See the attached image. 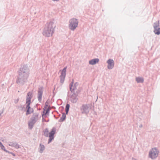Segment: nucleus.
<instances>
[{
	"instance_id": "nucleus-1",
	"label": "nucleus",
	"mask_w": 160,
	"mask_h": 160,
	"mask_svg": "<svg viewBox=\"0 0 160 160\" xmlns=\"http://www.w3.org/2000/svg\"><path fill=\"white\" fill-rule=\"evenodd\" d=\"M29 74V69L27 65H21L18 71L16 83L18 85L22 86L28 81Z\"/></svg>"
},
{
	"instance_id": "nucleus-2",
	"label": "nucleus",
	"mask_w": 160,
	"mask_h": 160,
	"mask_svg": "<svg viewBox=\"0 0 160 160\" xmlns=\"http://www.w3.org/2000/svg\"><path fill=\"white\" fill-rule=\"evenodd\" d=\"M55 27V26H54V23L53 22L50 21L47 23L42 32L43 35L47 37L52 36L53 33V30Z\"/></svg>"
},
{
	"instance_id": "nucleus-3",
	"label": "nucleus",
	"mask_w": 160,
	"mask_h": 160,
	"mask_svg": "<svg viewBox=\"0 0 160 160\" xmlns=\"http://www.w3.org/2000/svg\"><path fill=\"white\" fill-rule=\"evenodd\" d=\"M32 97V92H29L27 94L26 103V109H27L26 115L31 114L33 112V109L32 108H31L30 106Z\"/></svg>"
},
{
	"instance_id": "nucleus-4",
	"label": "nucleus",
	"mask_w": 160,
	"mask_h": 160,
	"mask_svg": "<svg viewBox=\"0 0 160 160\" xmlns=\"http://www.w3.org/2000/svg\"><path fill=\"white\" fill-rule=\"evenodd\" d=\"M56 131V128L55 127H53L52 128L49 133L48 129L47 128H45L43 131V135L46 137L49 138L48 143H50L52 140L54 139V135Z\"/></svg>"
},
{
	"instance_id": "nucleus-5",
	"label": "nucleus",
	"mask_w": 160,
	"mask_h": 160,
	"mask_svg": "<svg viewBox=\"0 0 160 160\" xmlns=\"http://www.w3.org/2000/svg\"><path fill=\"white\" fill-rule=\"evenodd\" d=\"M73 82H72L70 84V90L71 92V93L69 95V98L70 100L72 103H76L78 100V95L74 93V91L75 88V87H74L72 88L73 86Z\"/></svg>"
},
{
	"instance_id": "nucleus-6",
	"label": "nucleus",
	"mask_w": 160,
	"mask_h": 160,
	"mask_svg": "<svg viewBox=\"0 0 160 160\" xmlns=\"http://www.w3.org/2000/svg\"><path fill=\"white\" fill-rule=\"evenodd\" d=\"M78 20L75 18L70 19L69 21L68 27L72 31L74 30L78 27Z\"/></svg>"
},
{
	"instance_id": "nucleus-7",
	"label": "nucleus",
	"mask_w": 160,
	"mask_h": 160,
	"mask_svg": "<svg viewBox=\"0 0 160 160\" xmlns=\"http://www.w3.org/2000/svg\"><path fill=\"white\" fill-rule=\"evenodd\" d=\"M159 152L157 148H152L149 152V157L152 159H154L158 156Z\"/></svg>"
},
{
	"instance_id": "nucleus-8",
	"label": "nucleus",
	"mask_w": 160,
	"mask_h": 160,
	"mask_svg": "<svg viewBox=\"0 0 160 160\" xmlns=\"http://www.w3.org/2000/svg\"><path fill=\"white\" fill-rule=\"evenodd\" d=\"M80 110L82 114H87L89 112V105L88 104H83L80 108Z\"/></svg>"
},
{
	"instance_id": "nucleus-9",
	"label": "nucleus",
	"mask_w": 160,
	"mask_h": 160,
	"mask_svg": "<svg viewBox=\"0 0 160 160\" xmlns=\"http://www.w3.org/2000/svg\"><path fill=\"white\" fill-rule=\"evenodd\" d=\"M67 67H64L62 69L60 76V82L62 84L64 81L66 75V72Z\"/></svg>"
},
{
	"instance_id": "nucleus-10",
	"label": "nucleus",
	"mask_w": 160,
	"mask_h": 160,
	"mask_svg": "<svg viewBox=\"0 0 160 160\" xmlns=\"http://www.w3.org/2000/svg\"><path fill=\"white\" fill-rule=\"evenodd\" d=\"M43 91V87H41L38 88V99L39 102H41Z\"/></svg>"
},
{
	"instance_id": "nucleus-11",
	"label": "nucleus",
	"mask_w": 160,
	"mask_h": 160,
	"mask_svg": "<svg viewBox=\"0 0 160 160\" xmlns=\"http://www.w3.org/2000/svg\"><path fill=\"white\" fill-rule=\"evenodd\" d=\"M107 63L108 64L107 66L108 69H111L113 68L114 65V62L112 59L111 58L109 59L107 61Z\"/></svg>"
},
{
	"instance_id": "nucleus-12",
	"label": "nucleus",
	"mask_w": 160,
	"mask_h": 160,
	"mask_svg": "<svg viewBox=\"0 0 160 160\" xmlns=\"http://www.w3.org/2000/svg\"><path fill=\"white\" fill-rule=\"evenodd\" d=\"M38 119V114L37 113L34 114L32 116L30 120L32 122L36 123Z\"/></svg>"
},
{
	"instance_id": "nucleus-13",
	"label": "nucleus",
	"mask_w": 160,
	"mask_h": 160,
	"mask_svg": "<svg viewBox=\"0 0 160 160\" xmlns=\"http://www.w3.org/2000/svg\"><path fill=\"white\" fill-rule=\"evenodd\" d=\"M99 59L98 58L93 59L89 61V64L91 65H94L98 62Z\"/></svg>"
},
{
	"instance_id": "nucleus-14",
	"label": "nucleus",
	"mask_w": 160,
	"mask_h": 160,
	"mask_svg": "<svg viewBox=\"0 0 160 160\" xmlns=\"http://www.w3.org/2000/svg\"><path fill=\"white\" fill-rule=\"evenodd\" d=\"M136 81L137 83H142L144 82V79L142 77H138L136 78Z\"/></svg>"
},
{
	"instance_id": "nucleus-15",
	"label": "nucleus",
	"mask_w": 160,
	"mask_h": 160,
	"mask_svg": "<svg viewBox=\"0 0 160 160\" xmlns=\"http://www.w3.org/2000/svg\"><path fill=\"white\" fill-rule=\"evenodd\" d=\"M39 149V152L40 153H42L45 149V147L44 145L42 144L41 143H40V144Z\"/></svg>"
},
{
	"instance_id": "nucleus-16",
	"label": "nucleus",
	"mask_w": 160,
	"mask_h": 160,
	"mask_svg": "<svg viewBox=\"0 0 160 160\" xmlns=\"http://www.w3.org/2000/svg\"><path fill=\"white\" fill-rule=\"evenodd\" d=\"M50 110V106H49V107L47 109L46 111L45 112V109H44V111H43V114L42 115V117H43L44 116L46 115L47 114H48Z\"/></svg>"
},
{
	"instance_id": "nucleus-17",
	"label": "nucleus",
	"mask_w": 160,
	"mask_h": 160,
	"mask_svg": "<svg viewBox=\"0 0 160 160\" xmlns=\"http://www.w3.org/2000/svg\"><path fill=\"white\" fill-rule=\"evenodd\" d=\"M66 117V114L65 113L63 112L62 113V117L59 120V122H63L65 119Z\"/></svg>"
},
{
	"instance_id": "nucleus-18",
	"label": "nucleus",
	"mask_w": 160,
	"mask_h": 160,
	"mask_svg": "<svg viewBox=\"0 0 160 160\" xmlns=\"http://www.w3.org/2000/svg\"><path fill=\"white\" fill-rule=\"evenodd\" d=\"M35 123L34 122H32V121L30 120V121L28 123V125L29 128L30 129H32V128L34 126V124Z\"/></svg>"
},
{
	"instance_id": "nucleus-19",
	"label": "nucleus",
	"mask_w": 160,
	"mask_h": 160,
	"mask_svg": "<svg viewBox=\"0 0 160 160\" xmlns=\"http://www.w3.org/2000/svg\"><path fill=\"white\" fill-rule=\"evenodd\" d=\"M159 26V21H157L156 22H154L153 25V27L154 28V29H155L156 28H158V27Z\"/></svg>"
},
{
	"instance_id": "nucleus-20",
	"label": "nucleus",
	"mask_w": 160,
	"mask_h": 160,
	"mask_svg": "<svg viewBox=\"0 0 160 160\" xmlns=\"http://www.w3.org/2000/svg\"><path fill=\"white\" fill-rule=\"evenodd\" d=\"M70 108V105L69 104L67 103L66 104L65 107V111L66 114H67L68 113L69 109Z\"/></svg>"
},
{
	"instance_id": "nucleus-21",
	"label": "nucleus",
	"mask_w": 160,
	"mask_h": 160,
	"mask_svg": "<svg viewBox=\"0 0 160 160\" xmlns=\"http://www.w3.org/2000/svg\"><path fill=\"white\" fill-rule=\"evenodd\" d=\"M18 108L20 110L23 111L24 108V105H21L18 106Z\"/></svg>"
},
{
	"instance_id": "nucleus-22",
	"label": "nucleus",
	"mask_w": 160,
	"mask_h": 160,
	"mask_svg": "<svg viewBox=\"0 0 160 160\" xmlns=\"http://www.w3.org/2000/svg\"><path fill=\"white\" fill-rule=\"evenodd\" d=\"M14 147L17 149H18L21 148L20 146L16 142L15 143V145Z\"/></svg>"
},
{
	"instance_id": "nucleus-23",
	"label": "nucleus",
	"mask_w": 160,
	"mask_h": 160,
	"mask_svg": "<svg viewBox=\"0 0 160 160\" xmlns=\"http://www.w3.org/2000/svg\"><path fill=\"white\" fill-rule=\"evenodd\" d=\"M49 101L48 100L45 102V104L44 107V109H47V107H48V104L49 103Z\"/></svg>"
},
{
	"instance_id": "nucleus-24",
	"label": "nucleus",
	"mask_w": 160,
	"mask_h": 160,
	"mask_svg": "<svg viewBox=\"0 0 160 160\" xmlns=\"http://www.w3.org/2000/svg\"><path fill=\"white\" fill-rule=\"evenodd\" d=\"M16 142H10L8 145L10 146H12V147H14V146H15V143Z\"/></svg>"
},
{
	"instance_id": "nucleus-25",
	"label": "nucleus",
	"mask_w": 160,
	"mask_h": 160,
	"mask_svg": "<svg viewBox=\"0 0 160 160\" xmlns=\"http://www.w3.org/2000/svg\"><path fill=\"white\" fill-rule=\"evenodd\" d=\"M0 147L1 148L2 150L5 148L4 146L2 144L0 146Z\"/></svg>"
},
{
	"instance_id": "nucleus-26",
	"label": "nucleus",
	"mask_w": 160,
	"mask_h": 160,
	"mask_svg": "<svg viewBox=\"0 0 160 160\" xmlns=\"http://www.w3.org/2000/svg\"><path fill=\"white\" fill-rule=\"evenodd\" d=\"M19 98H18V99H17V100H15L14 101V102L15 103H17L18 102V101H19Z\"/></svg>"
},
{
	"instance_id": "nucleus-27",
	"label": "nucleus",
	"mask_w": 160,
	"mask_h": 160,
	"mask_svg": "<svg viewBox=\"0 0 160 160\" xmlns=\"http://www.w3.org/2000/svg\"><path fill=\"white\" fill-rule=\"evenodd\" d=\"M42 121L45 122H46L45 119L43 117H42Z\"/></svg>"
},
{
	"instance_id": "nucleus-28",
	"label": "nucleus",
	"mask_w": 160,
	"mask_h": 160,
	"mask_svg": "<svg viewBox=\"0 0 160 160\" xmlns=\"http://www.w3.org/2000/svg\"><path fill=\"white\" fill-rule=\"evenodd\" d=\"M3 150H4L6 152H8V151H7V150H6V149L5 148H4V149H3Z\"/></svg>"
},
{
	"instance_id": "nucleus-29",
	"label": "nucleus",
	"mask_w": 160,
	"mask_h": 160,
	"mask_svg": "<svg viewBox=\"0 0 160 160\" xmlns=\"http://www.w3.org/2000/svg\"><path fill=\"white\" fill-rule=\"evenodd\" d=\"M3 150H4L6 152H8V151H7V150H6V149L5 148H4V149H3Z\"/></svg>"
},
{
	"instance_id": "nucleus-30",
	"label": "nucleus",
	"mask_w": 160,
	"mask_h": 160,
	"mask_svg": "<svg viewBox=\"0 0 160 160\" xmlns=\"http://www.w3.org/2000/svg\"><path fill=\"white\" fill-rule=\"evenodd\" d=\"M3 150H4L6 152H8V151H7V150H6V149L5 148H4V149H3Z\"/></svg>"
},
{
	"instance_id": "nucleus-31",
	"label": "nucleus",
	"mask_w": 160,
	"mask_h": 160,
	"mask_svg": "<svg viewBox=\"0 0 160 160\" xmlns=\"http://www.w3.org/2000/svg\"><path fill=\"white\" fill-rule=\"evenodd\" d=\"M142 124H141V125L139 126V127L140 128H142Z\"/></svg>"
},
{
	"instance_id": "nucleus-32",
	"label": "nucleus",
	"mask_w": 160,
	"mask_h": 160,
	"mask_svg": "<svg viewBox=\"0 0 160 160\" xmlns=\"http://www.w3.org/2000/svg\"><path fill=\"white\" fill-rule=\"evenodd\" d=\"M2 144V143H1V142L0 141V146L1 144Z\"/></svg>"
},
{
	"instance_id": "nucleus-33",
	"label": "nucleus",
	"mask_w": 160,
	"mask_h": 160,
	"mask_svg": "<svg viewBox=\"0 0 160 160\" xmlns=\"http://www.w3.org/2000/svg\"><path fill=\"white\" fill-rule=\"evenodd\" d=\"M12 155L14 156H15V155L13 153H12Z\"/></svg>"
},
{
	"instance_id": "nucleus-34",
	"label": "nucleus",
	"mask_w": 160,
	"mask_h": 160,
	"mask_svg": "<svg viewBox=\"0 0 160 160\" xmlns=\"http://www.w3.org/2000/svg\"><path fill=\"white\" fill-rule=\"evenodd\" d=\"M77 82H76V83H75V84H74V86H75V85H76V84H77Z\"/></svg>"
},
{
	"instance_id": "nucleus-35",
	"label": "nucleus",
	"mask_w": 160,
	"mask_h": 160,
	"mask_svg": "<svg viewBox=\"0 0 160 160\" xmlns=\"http://www.w3.org/2000/svg\"><path fill=\"white\" fill-rule=\"evenodd\" d=\"M48 120H47V121H46L47 122H48Z\"/></svg>"
}]
</instances>
